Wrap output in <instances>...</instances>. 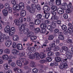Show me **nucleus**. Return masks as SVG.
Here are the masks:
<instances>
[{
    "mask_svg": "<svg viewBox=\"0 0 73 73\" xmlns=\"http://www.w3.org/2000/svg\"><path fill=\"white\" fill-rule=\"evenodd\" d=\"M16 45H17V44L16 42H14L13 45V48H14V49H15L16 47Z\"/></svg>",
    "mask_w": 73,
    "mask_h": 73,
    "instance_id": "63",
    "label": "nucleus"
},
{
    "mask_svg": "<svg viewBox=\"0 0 73 73\" xmlns=\"http://www.w3.org/2000/svg\"><path fill=\"white\" fill-rule=\"evenodd\" d=\"M52 27H53L50 25H48V26L47 29H48V30H49V31H51V32H52V31H53L52 29Z\"/></svg>",
    "mask_w": 73,
    "mask_h": 73,
    "instance_id": "41",
    "label": "nucleus"
},
{
    "mask_svg": "<svg viewBox=\"0 0 73 73\" xmlns=\"http://www.w3.org/2000/svg\"><path fill=\"white\" fill-rule=\"evenodd\" d=\"M46 60H40V64H44V63H45V62H46Z\"/></svg>",
    "mask_w": 73,
    "mask_h": 73,
    "instance_id": "60",
    "label": "nucleus"
},
{
    "mask_svg": "<svg viewBox=\"0 0 73 73\" xmlns=\"http://www.w3.org/2000/svg\"><path fill=\"white\" fill-rule=\"evenodd\" d=\"M55 60L57 62H60V61H61V58L59 57H56Z\"/></svg>",
    "mask_w": 73,
    "mask_h": 73,
    "instance_id": "39",
    "label": "nucleus"
},
{
    "mask_svg": "<svg viewBox=\"0 0 73 73\" xmlns=\"http://www.w3.org/2000/svg\"><path fill=\"white\" fill-rule=\"evenodd\" d=\"M62 48V49L60 50V52H63V50H68V47L66 46H63Z\"/></svg>",
    "mask_w": 73,
    "mask_h": 73,
    "instance_id": "24",
    "label": "nucleus"
},
{
    "mask_svg": "<svg viewBox=\"0 0 73 73\" xmlns=\"http://www.w3.org/2000/svg\"><path fill=\"white\" fill-rule=\"evenodd\" d=\"M63 17L64 19H67L68 18V14H65L63 15Z\"/></svg>",
    "mask_w": 73,
    "mask_h": 73,
    "instance_id": "56",
    "label": "nucleus"
},
{
    "mask_svg": "<svg viewBox=\"0 0 73 73\" xmlns=\"http://www.w3.org/2000/svg\"><path fill=\"white\" fill-rule=\"evenodd\" d=\"M34 35V33L32 32H29L27 36L28 37H29L30 36H33Z\"/></svg>",
    "mask_w": 73,
    "mask_h": 73,
    "instance_id": "35",
    "label": "nucleus"
},
{
    "mask_svg": "<svg viewBox=\"0 0 73 73\" xmlns=\"http://www.w3.org/2000/svg\"><path fill=\"white\" fill-rule=\"evenodd\" d=\"M51 25L52 27H56V21H54L52 22L51 23Z\"/></svg>",
    "mask_w": 73,
    "mask_h": 73,
    "instance_id": "29",
    "label": "nucleus"
},
{
    "mask_svg": "<svg viewBox=\"0 0 73 73\" xmlns=\"http://www.w3.org/2000/svg\"><path fill=\"white\" fill-rule=\"evenodd\" d=\"M28 25L27 23H25L23 24H20L19 26V29L20 32H23V30L27 27V26Z\"/></svg>",
    "mask_w": 73,
    "mask_h": 73,
    "instance_id": "1",
    "label": "nucleus"
},
{
    "mask_svg": "<svg viewBox=\"0 0 73 73\" xmlns=\"http://www.w3.org/2000/svg\"><path fill=\"white\" fill-rule=\"evenodd\" d=\"M51 9L54 11H56L57 9V7L56 6H52L51 7Z\"/></svg>",
    "mask_w": 73,
    "mask_h": 73,
    "instance_id": "30",
    "label": "nucleus"
},
{
    "mask_svg": "<svg viewBox=\"0 0 73 73\" xmlns=\"http://www.w3.org/2000/svg\"><path fill=\"white\" fill-rule=\"evenodd\" d=\"M2 58L3 60H7L8 61L9 60V56L7 54H5L3 56Z\"/></svg>",
    "mask_w": 73,
    "mask_h": 73,
    "instance_id": "15",
    "label": "nucleus"
},
{
    "mask_svg": "<svg viewBox=\"0 0 73 73\" xmlns=\"http://www.w3.org/2000/svg\"><path fill=\"white\" fill-rule=\"evenodd\" d=\"M67 7L68 9H72V6L71 5L68 4L67 5Z\"/></svg>",
    "mask_w": 73,
    "mask_h": 73,
    "instance_id": "64",
    "label": "nucleus"
},
{
    "mask_svg": "<svg viewBox=\"0 0 73 73\" xmlns=\"http://www.w3.org/2000/svg\"><path fill=\"white\" fill-rule=\"evenodd\" d=\"M30 66L31 67H33V68H34L35 67V64L34 62L32 61L31 62V64H30Z\"/></svg>",
    "mask_w": 73,
    "mask_h": 73,
    "instance_id": "34",
    "label": "nucleus"
},
{
    "mask_svg": "<svg viewBox=\"0 0 73 73\" xmlns=\"http://www.w3.org/2000/svg\"><path fill=\"white\" fill-rule=\"evenodd\" d=\"M13 39L14 41H17L19 40V36L17 35H15L14 36L13 38Z\"/></svg>",
    "mask_w": 73,
    "mask_h": 73,
    "instance_id": "12",
    "label": "nucleus"
},
{
    "mask_svg": "<svg viewBox=\"0 0 73 73\" xmlns=\"http://www.w3.org/2000/svg\"><path fill=\"white\" fill-rule=\"evenodd\" d=\"M10 6V5L8 3H6L5 5V7L6 9H8L9 8Z\"/></svg>",
    "mask_w": 73,
    "mask_h": 73,
    "instance_id": "36",
    "label": "nucleus"
},
{
    "mask_svg": "<svg viewBox=\"0 0 73 73\" xmlns=\"http://www.w3.org/2000/svg\"><path fill=\"white\" fill-rule=\"evenodd\" d=\"M16 63L17 65L19 66H22V63H21V62L20 60H18L17 61Z\"/></svg>",
    "mask_w": 73,
    "mask_h": 73,
    "instance_id": "22",
    "label": "nucleus"
},
{
    "mask_svg": "<svg viewBox=\"0 0 73 73\" xmlns=\"http://www.w3.org/2000/svg\"><path fill=\"white\" fill-rule=\"evenodd\" d=\"M40 32L42 33H45L46 32V30L45 29H41Z\"/></svg>",
    "mask_w": 73,
    "mask_h": 73,
    "instance_id": "45",
    "label": "nucleus"
},
{
    "mask_svg": "<svg viewBox=\"0 0 73 73\" xmlns=\"http://www.w3.org/2000/svg\"><path fill=\"white\" fill-rule=\"evenodd\" d=\"M43 9L44 11L49 12L50 11V7L49 6H44L43 8Z\"/></svg>",
    "mask_w": 73,
    "mask_h": 73,
    "instance_id": "11",
    "label": "nucleus"
},
{
    "mask_svg": "<svg viewBox=\"0 0 73 73\" xmlns=\"http://www.w3.org/2000/svg\"><path fill=\"white\" fill-rule=\"evenodd\" d=\"M54 54V53H53V52L52 51H50L48 52L47 54L48 56H53Z\"/></svg>",
    "mask_w": 73,
    "mask_h": 73,
    "instance_id": "46",
    "label": "nucleus"
},
{
    "mask_svg": "<svg viewBox=\"0 0 73 73\" xmlns=\"http://www.w3.org/2000/svg\"><path fill=\"white\" fill-rule=\"evenodd\" d=\"M32 8L34 9H36V5L35 4H33L31 5Z\"/></svg>",
    "mask_w": 73,
    "mask_h": 73,
    "instance_id": "43",
    "label": "nucleus"
},
{
    "mask_svg": "<svg viewBox=\"0 0 73 73\" xmlns=\"http://www.w3.org/2000/svg\"><path fill=\"white\" fill-rule=\"evenodd\" d=\"M2 13L5 16H6L8 15V11L7 9H5L3 10L2 11Z\"/></svg>",
    "mask_w": 73,
    "mask_h": 73,
    "instance_id": "16",
    "label": "nucleus"
},
{
    "mask_svg": "<svg viewBox=\"0 0 73 73\" xmlns=\"http://www.w3.org/2000/svg\"><path fill=\"white\" fill-rule=\"evenodd\" d=\"M67 42H68V43H69L70 44H72V43H73L72 40L69 39H68Z\"/></svg>",
    "mask_w": 73,
    "mask_h": 73,
    "instance_id": "61",
    "label": "nucleus"
},
{
    "mask_svg": "<svg viewBox=\"0 0 73 73\" xmlns=\"http://www.w3.org/2000/svg\"><path fill=\"white\" fill-rule=\"evenodd\" d=\"M57 12L58 13L61 15L64 13V11L63 10H62V9L61 10L58 9V10Z\"/></svg>",
    "mask_w": 73,
    "mask_h": 73,
    "instance_id": "23",
    "label": "nucleus"
},
{
    "mask_svg": "<svg viewBox=\"0 0 73 73\" xmlns=\"http://www.w3.org/2000/svg\"><path fill=\"white\" fill-rule=\"evenodd\" d=\"M32 71L34 73H37V72H38V70L37 69V68H35L32 70Z\"/></svg>",
    "mask_w": 73,
    "mask_h": 73,
    "instance_id": "54",
    "label": "nucleus"
},
{
    "mask_svg": "<svg viewBox=\"0 0 73 73\" xmlns=\"http://www.w3.org/2000/svg\"><path fill=\"white\" fill-rule=\"evenodd\" d=\"M67 60H68L67 58H65L62 59L61 60L62 63H64V62H66Z\"/></svg>",
    "mask_w": 73,
    "mask_h": 73,
    "instance_id": "49",
    "label": "nucleus"
},
{
    "mask_svg": "<svg viewBox=\"0 0 73 73\" xmlns=\"http://www.w3.org/2000/svg\"><path fill=\"white\" fill-rule=\"evenodd\" d=\"M29 12L31 13H34L35 12V9L31 8V9L29 11Z\"/></svg>",
    "mask_w": 73,
    "mask_h": 73,
    "instance_id": "51",
    "label": "nucleus"
},
{
    "mask_svg": "<svg viewBox=\"0 0 73 73\" xmlns=\"http://www.w3.org/2000/svg\"><path fill=\"white\" fill-rule=\"evenodd\" d=\"M19 7L21 10L24 9V4L23 2L20 3L19 5Z\"/></svg>",
    "mask_w": 73,
    "mask_h": 73,
    "instance_id": "9",
    "label": "nucleus"
},
{
    "mask_svg": "<svg viewBox=\"0 0 73 73\" xmlns=\"http://www.w3.org/2000/svg\"><path fill=\"white\" fill-rule=\"evenodd\" d=\"M17 73H23V70L21 69H19L17 71Z\"/></svg>",
    "mask_w": 73,
    "mask_h": 73,
    "instance_id": "59",
    "label": "nucleus"
},
{
    "mask_svg": "<svg viewBox=\"0 0 73 73\" xmlns=\"http://www.w3.org/2000/svg\"><path fill=\"white\" fill-rule=\"evenodd\" d=\"M19 55L20 57L24 56H25V53H24V52H21L19 54Z\"/></svg>",
    "mask_w": 73,
    "mask_h": 73,
    "instance_id": "48",
    "label": "nucleus"
},
{
    "mask_svg": "<svg viewBox=\"0 0 73 73\" xmlns=\"http://www.w3.org/2000/svg\"><path fill=\"white\" fill-rule=\"evenodd\" d=\"M40 27L41 28L45 29L46 28V25L45 23H42L40 25Z\"/></svg>",
    "mask_w": 73,
    "mask_h": 73,
    "instance_id": "26",
    "label": "nucleus"
},
{
    "mask_svg": "<svg viewBox=\"0 0 73 73\" xmlns=\"http://www.w3.org/2000/svg\"><path fill=\"white\" fill-rule=\"evenodd\" d=\"M29 29L27 28H25L24 29V30L23 31V33L24 34H26L29 32Z\"/></svg>",
    "mask_w": 73,
    "mask_h": 73,
    "instance_id": "33",
    "label": "nucleus"
},
{
    "mask_svg": "<svg viewBox=\"0 0 73 73\" xmlns=\"http://www.w3.org/2000/svg\"><path fill=\"white\" fill-rule=\"evenodd\" d=\"M40 57V55L39 53L38 52H35L34 54V56H33V57H34V58H36V60H39L40 58L39 57Z\"/></svg>",
    "mask_w": 73,
    "mask_h": 73,
    "instance_id": "5",
    "label": "nucleus"
},
{
    "mask_svg": "<svg viewBox=\"0 0 73 73\" xmlns=\"http://www.w3.org/2000/svg\"><path fill=\"white\" fill-rule=\"evenodd\" d=\"M34 31L35 33H38L40 31V29L39 28H36L35 29Z\"/></svg>",
    "mask_w": 73,
    "mask_h": 73,
    "instance_id": "28",
    "label": "nucleus"
},
{
    "mask_svg": "<svg viewBox=\"0 0 73 73\" xmlns=\"http://www.w3.org/2000/svg\"><path fill=\"white\" fill-rule=\"evenodd\" d=\"M62 29H63V30H64V31H66V30L67 29V28L66 27V25H62Z\"/></svg>",
    "mask_w": 73,
    "mask_h": 73,
    "instance_id": "47",
    "label": "nucleus"
},
{
    "mask_svg": "<svg viewBox=\"0 0 73 73\" xmlns=\"http://www.w3.org/2000/svg\"><path fill=\"white\" fill-rule=\"evenodd\" d=\"M11 33H15V28L13 27H12L11 29Z\"/></svg>",
    "mask_w": 73,
    "mask_h": 73,
    "instance_id": "42",
    "label": "nucleus"
},
{
    "mask_svg": "<svg viewBox=\"0 0 73 73\" xmlns=\"http://www.w3.org/2000/svg\"><path fill=\"white\" fill-rule=\"evenodd\" d=\"M12 61V60H9L8 63H6L4 65V67L5 68V69L7 70V69H10V63H11V62Z\"/></svg>",
    "mask_w": 73,
    "mask_h": 73,
    "instance_id": "2",
    "label": "nucleus"
},
{
    "mask_svg": "<svg viewBox=\"0 0 73 73\" xmlns=\"http://www.w3.org/2000/svg\"><path fill=\"white\" fill-rule=\"evenodd\" d=\"M26 14V11L24 10H22L20 12V15L21 17L25 16Z\"/></svg>",
    "mask_w": 73,
    "mask_h": 73,
    "instance_id": "8",
    "label": "nucleus"
},
{
    "mask_svg": "<svg viewBox=\"0 0 73 73\" xmlns=\"http://www.w3.org/2000/svg\"><path fill=\"white\" fill-rule=\"evenodd\" d=\"M58 38L60 40H63L64 39V37L63 35H59L58 36Z\"/></svg>",
    "mask_w": 73,
    "mask_h": 73,
    "instance_id": "37",
    "label": "nucleus"
},
{
    "mask_svg": "<svg viewBox=\"0 0 73 73\" xmlns=\"http://www.w3.org/2000/svg\"><path fill=\"white\" fill-rule=\"evenodd\" d=\"M12 42L11 40H8L6 41L5 42V45L7 47H9L11 45H12Z\"/></svg>",
    "mask_w": 73,
    "mask_h": 73,
    "instance_id": "7",
    "label": "nucleus"
},
{
    "mask_svg": "<svg viewBox=\"0 0 73 73\" xmlns=\"http://www.w3.org/2000/svg\"><path fill=\"white\" fill-rule=\"evenodd\" d=\"M72 54L71 53L69 52L68 54L67 55V57L68 60H70L72 58Z\"/></svg>",
    "mask_w": 73,
    "mask_h": 73,
    "instance_id": "18",
    "label": "nucleus"
},
{
    "mask_svg": "<svg viewBox=\"0 0 73 73\" xmlns=\"http://www.w3.org/2000/svg\"><path fill=\"white\" fill-rule=\"evenodd\" d=\"M68 33H69L70 34H73V30L71 27H69L68 29Z\"/></svg>",
    "mask_w": 73,
    "mask_h": 73,
    "instance_id": "19",
    "label": "nucleus"
},
{
    "mask_svg": "<svg viewBox=\"0 0 73 73\" xmlns=\"http://www.w3.org/2000/svg\"><path fill=\"white\" fill-rule=\"evenodd\" d=\"M33 54L32 52L30 51L28 52L27 55L29 56V58H31V59H34V57H33V56H32Z\"/></svg>",
    "mask_w": 73,
    "mask_h": 73,
    "instance_id": "13",
    "label": "nucleus"
},
{
    "mask_svg": "<svg viewBox=\"0 0 73 73\" xmlns=\"http://www.w3.org/2000/svg\"><path fill=\"white\" fill-rule=\"evenodd\" d=\"M9 38V36H8L7 35H5V36H3L1 38H0V42L1 43V42L4 41V38H6V39H8Z\"/></svg>",
    "mask_w": 73,
    "mask_h": 73,
    "instance_id": "4",
    "label": "nucleus"
},
{
    "mask_svg": "<svg viewBox=\"0 0 73 73\" xmlns=\"http://www.w3.org/2000/svg\"><path fill=\"white\" fill-rule=\"evenodd\" d=\"M50 16V13H46L45 14L44 18L46 19H48Z\"/></svg>",
    "mask_w": 73,
    "mask_h": 73,
    "instance_id": "25",
    "label": "nucleus"
},
{
    "mask_svg": "<svg viewBox=\"0 0 73 73\" xmlns=\"http://www.w3.org/2000/svg\"><path fill=\"white\" fill-rule=\"evenodd\" d=\"M59 32V30L58 29H56L54 30V32L55 34H56V33H58Z\"/></svg>",
    "mask_w": 73,
    "mask_h": 73,
    "instance_id": "57",
    "label": "nucleus"
},
{
    "mask_svg": "<svg viewBox=\"0 0 73 73\" xmlns=\"http://www.w3.org/2000/svg\"><path fill=\"white\" fill-rule=\"evenodd\" d=\"M36 38H37V37H36V36H32L31 38V40H30L32 41V42H33V40H36Z\"/></svg>",
    "mask_w": 73,
    "mask_h": 73,
    "instance_id": "32",
    "label": "nucleus"
},
{
    "mask_svg": "<svg viewBox=\"0 0 73 73\" xmlns=\"http://www.w3.org/2000/svg\"><path fill=\"white\" fill-rule=\"evenodd\" d=\"M66 12L67 13H71V10H70V9H68L66 10Z\"/></svg>",
    "mask_w": 73,
    "mask_h": 73,
    "instance_id": "58",
    "label": "nucleus"
},
{
    "mask_svg": "<svg viewBox=\"0 0 73 73\" xmlns=\"http://www.w3.org/2000/svg\"><path fill=\"white\" fill-rule=\"evenodd\" d=\"M46 60L47 61H48V62H50V61H52V59L51 58V57H50V56L47 57L46 58Z\"/></svg>",
    "mask_w": 73,
    "mask_h": 73,
    "instance_id": "53",
    "label": "nucleus"
},
{
    "mask_svg": "<svg viewBox=\"0 0 73 73\" xmlns=\"http://www.w3.org/2000/svg\"><path fill=\"white\" fill-rule=\"evenodd\" d=\"M17 48L18 50H22L23 45L21 44H18L17 45Z\"/></svg>",
    "mask_w": 73,
    "mask_h": 73,
    "instance_id": "10",
    "label": "nucleus"
},
{
    "mask_svg": "<svg viewBox=\"0 0 73 73\" xmlns=\"http://www.w3.org/2000/svg\"><path fill=\"white\" fill-rule=\"evenodd\" d=\"M14 22L17 25H19V24H20L19 21V20L17 19H15L14 21Z\"/></svg>",
    "mask_w": 73,
    "mask_h": 73,
    "instance_id": "40",
    "label": "nucleus"
},
{
    "mask_svg": "<svg viewBox=\"0 0 73 73\" xmlns=\"http://www.w3.org/2000/svg\"><path fill=\"white\" fill-rule=\"evenodd\" d=\"M53 38H54L53 35H50L48 37V40H53Z\"/></svg>",
    "mask_w": 73,
    "mask_h": 73,
    "instance_id": "38",
    "label": "nucleus"
},
{
    "mask_svg": "<svg viewBox=\"0 0 73 73\" xmlns=\"http://www.w3.org/2000/svg\"><path fill=\"white\" fill-rule=\"evenodd\" d=\"M56 3L57 5H60L61 4V1H56Z\"/></svg>",
    "mask_w": 73,
    "mask_h": 73,
    "instance_id": "55",
    "label": "nucleus"
},
{
    "mask_svg": "<svg viewBox=\"0 0 73 73\" xmlns=\"http://www.w3.org/2000/svg\"><path fill=\"white\" fill-rule=\"evenodd\" d=\"M19 59L21 61H22L24 63V65H27V64H29V62L27 60L26 58L19 57Z\"/></svg>",
    "mask_w": 73,
    "mask_h": 73,
    "instance_id": "3",
    "label": "nucleus"
},
{
    "mask_svg": "<svg viewBox=\"0 0 73 73\" xmlns=\"http://www.w3.org/2000/svg\"><path fill=\"white\" fill-rule=\"evenodd\" d=\"M60 49V48H59V47L58 46H56L54 48V50L55 51H58V50Z\"/></svg>",
    "mask_w": 73,
    "mask_h": 73,
    "instance_id": "62",
    "label": "nucleus"
},
{
    "mask_svg": "<svg viewBox=\"0 0 73 73\" xmlns=\"http://www.w3.org/2000/svg\"><path fill=\"white\" fill-rule=\"evenodd\" d=\"M41 21L40 19H36L35 21V23L36 25H38L40 24Z\"/></svg>",
    "mask_w": 73,
    "mask_h": 73,
    "instance_id": "17",
    "label": "nucleus"
},
{
    "mask_svg": "<svg viewBox=\"0 0 73 73\" xmlns=\"http://www.w3.org/2000/svg\"><path fill=\"white\" fill-rule=\"evenodd\" d=\"M63 66L64 69H67L68 68V64L66 63H65L63 64Z\"/></svg>",
    "mask_w": 73,
    "mask_h": 73,
    "instance_id": "52",
    "label": "nucleus"
},
{
    "mask_svg": "<svg viewBox=\"0 0 73 73\" xmlns=\"http://www.w3.org/2000/svg\"><path fill=\"white\" fill-rule=\"evenodd\" d=\"M66 5H67V4L66 3H63L62 4L61 7V9H63L64 10H65L66 9Z\"/></svg>",
    "mask_w": 73,
    "mask_h": 73,
    "instance_id": "14",
    "label": "nucleus"
},
{
    "mask_svg": "<svg viewBox=\"0 0 73 73\" xmlns=\"http://www.w3.org/2000/svg\"><path fill=\"white\" fill-rule=\"evenodd\" d=\"M4 52L7 54H9L10 53V50L8 48H6Z\"/></svg>",
    "mask_w": 73,
    "mask_h": 73,
    "instance_id": "31",
    "label": "nucleus"
},
{
    "mask_svg": "<svg viewBox=\"0 0 73 73\" xmlns=\"http://www.w3.org/2000/svg\"><path fill=\"white\" fill-rule=\"evenodd\" d=\"M11 29V28L9 26L7 25L5 28L4 31L6 33H8L9 31H10V30Z\"/></svg>",
    "mask_w": 73,
    "mask_h": 73,
    "instance_id": "6",
    "label": "nucleus"
},
{
    "mask_svg": "<svg viewBox=\"0 0 73 73\" xmlns=\"http://www.w3.org/2000/svg\"><path fill=\"white\" fill-rule=\"evenodd\" d=\"M36 17L38 19H41L42 18V15L41 14H37L36 15Z\"/></svg>",
    "mask_w": 73,
    "mask_h": 73,
    "instance_id": "44",
    "label": "nucleus"
},
{
    "mask_svg": "<svg viewBox=\"0 0 73 73\" xmlns=\"http://www.w3.org/2000/svg\"><path fill=\"white\" fill-rule=\"evenodd\" d=\"M12 52L13 54H14L15 55H17L18 53V50L16 49H13L12 50Z\"/></svg>",
    "mask_w": 73,
    "mask_h": 73,
    "instance_id": "21",
    "label": "nucleus"
},
{
    "mask_svg": "<svg viewBox=\"0 0 73 73\" xmlns=\"http://www.w3.org/2000/svg\"><path fill=\"white\" fill-rule=\"evenodd\" d=\"M36 8L37 9V10L38 11H40L41 10V7H40V6L39 5H36Z\"/></svg>",
    "mask_w": 73,
    "mask_h": 73,
    "instance_id": "50",
    "label": "nucleus"
},
{
    "mask_svg": "<svg viewBox=\"0 0 73 73\" xmlns=\"http://www.w3.org/2000/svg\"><path fill=\"white\" fill-rule=\"evenodd\" d=\"M42 59L43 58H45L46 57V55L43 52H41L40 53V55L39 56Z\"/></svg>",
    "mask_w": 73,
    "mask_h": 73,
    "instance_id": "20",
    "label": "nucleus"
},
{
    "mask_svg": "<svg viewBox=\"0 0 73 73\" xmlns=\"http://www.w3.org/2000/svg\"><path fill=\"white\" fill-rule=\"evenodd\" d=\"M53 42L54 43L51 44L50 45V47H51V48H53L56 46V44H55V42H56V41L53 40Z\"/></svg>",
    "mask_w": 73,
    "mask_h": 73,
    "instance_id": "27",
    "label": "nucleus"
}]
</instances>
